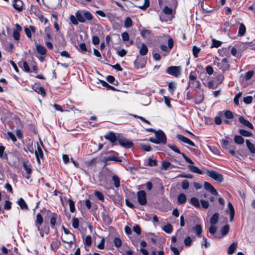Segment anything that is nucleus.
<instances>
[{
	"label": "nucleus",
	"instance_id": "43",
	"mask_svg": "<svg viewBox=\"0 0 255 255\" xmlns=\"http://www.w3.org/2000/svg\"><path fill=\"white\" fill-rule=\"evenodd\" d=\"M229 229H230V227H229V225H225V226H224L221 229V234H222V236H224L228 234V233L229 232Z\"/></svg>",
	"mask_w": 255,
	"mask_h": 255
},
{
	"label": "nucleus",
	"instance_id": "15",
	"mask_svg": "<svg viewBox=\"0 0 255 255\" xmlns=\"http://www.w3.org/2000/svg\"><path fill=\"white\" fill-rule=\"evenodd\" d=\"M12 5L13 7L18 11H21L23 9V2L21 0H14Z\"/></svg>",
	"mask_w": 255,
	"mask_h": 255
},
{
	"label": "nucleus",
	"instance_id": "49",
	"mask_svg": "<svg viewBox=\"0 0 255 255\" xmlns=\"http://www.w3.org/2000/svg\"><path fill=\"white\" fill-rule=\"evenodd\" d=\"M100 82L102 86L107 87L108 89H111L112 90H115V88L112 86L109 85L106 82L103 80H100Z\"/></svg>",
	"mask_w": 255,
	"mask_h": 255
},
{
	"label": "nucleus",
	"instance_id": "56",
	"mask_svg": "<svg viewBox=\"0 0 255 255\" xmlns=\"http://www.w3.org/2000/svg\"><path fill=\"white\" fill-rule=\"evenodd\" d=\"M114 243L115 246L117 248L120 247L122 245V241L120 238H115Z\"/></svg>",
	"mask_w": 255,
	"mask_h": 255
},
{
	"label": "nucleus",
	"instance_id": "12",
	"mask_svg": "<svg viewBox=\"0 0 255 255\" xmlns=\"http://www.w3.org/2000/svg\"><path fill=\"white\" fill-rule=\"evenodd\" d=\"M16 29L13 31L12 36L15 40H19L20 38V32L22 30L21 27L18 24H15Z\"/></svg>",
	"mask_w": 255,
	"mask_h": 255
},
{
	"label": "nucleus",
	"instance_id": "27",
	"mask_svg": "<svg viewBox=\"0 0 255 255\" xmlns=\"http://www.w3.org/2000/svg\"><path fill=\"white\" fill-rule=\"evenodd\" d=\"M58 215L56 213H53L51 215L50 219V226L52 229L55 228L56 225V221L57 219Z\"/></svg>",
	"mask_w": 255,
	"mask_h": 255
},
{
	"label": "nucleus",
	"instance_id": "52",
	"mask_svg": "<svg viewBox=\"0 0 255 255\" xmlns=\"http://www.w3.org/2000/svg\"><path fill=\"white\" fill-rule=\"evenodd\" d=\"M141 148L146 151H150L151 150V147L148 144H140Z\"/></svg>",
	"mask_w": 255,
	"mask_h": 255
},
{
	"label": "nucleus",
	"instance_id": "29",
	"mask_svg": "<svg viewBox=\"0 0 255 255\" xmlns=\"http://www.w3.org/2000/svg\"><path fill=\"white\" fill-rule=\"evenodd\" d=\"M219 217V214L218 213H214L210 219V223L213 225L216 224L218 221Z\"/></svg>",
	"mask_w": 255,
	"mask_h": 255
},
{
	"label": "nucleus",
	"instance_id": "48",
	"mask_svg": "<svg viewBox=\"0 0 255 255\" xmlns=\"http://www.w3.org/2000/svg\"><path fill=\"white\" fill-rule=\"evenodd\" d=\"M254 73V72L253 70H251L247 72L245 76V78L246 80L248 81L250 80L252 78V76H253Z\"/></svg>",
	"mask_w": 255,
	"mask_h": 255
},
{
	"label": "nucleus",
	"instance_id": "53",
	"mask_svg": "<svg viewBox=\"0 0 255 255\" xmlns=\"http://www.w3.org/2000/svg\"><path fill=\"white\" fill-rule=\"evenodd\" d=\"M192 85L196 88H199L200 86V84L198 81H189V86Z\"/></svg>",
	"mask_w": 255,
	"mask_h": 255
},
{
	"label": "nucleus",
	"instance_id": "40",
	"mask_svg": "<svg viewBox=\"0 0 255 255\" xmlns=\"http://www.w3.org/2000/svg\"><path fill=\"white\" fill-rule=\"evenodd\" d=\"M132 25V21L131 19L129 17H127L125 21L124 26L126 28H128L131 27Z\"/></svg>",
	"mask_w": 255,
	"mask_h": 255
},
{
	"label": "nucleus",
	"instance_id": "23",
	"mask_svg": "<svg viewBox=\"0 0 255 255\" xmlns=\"http://www.w3.org/2000/svg\"><path fill=\"white\" fill-rule=\"evenodd\" d=\"M186 195L183 193H181L177 197L178 203L180 205L184 204L186 203Z\"/></svg>",
	"mask_w": 255,
	"mask_h": 255
},
{
	"label": "nucleus",
	"instance_id": "47",
	"mask_svg": "<svg viewBox=\"0 0 255 255\" xmlns=\"http://www.w3.org/2000/svg\"><path fill=\"white\" fill-rule=\"evenodd\" d=\"M94 194L99 200L101 201H104V197L102 193H101L99 191H96L95 192Z\"/></svg>",
	"mask_w": 255,
	"mask_h": 255
},
{
	"label": "nucleus",
	"instance_id": "60",
	"mask_svg": "<svg viewBox=\"0 0 255 255\" xmlns=\"http://www.w3.org/2000/svg\"><path fill=\"white\" fill-rule=\"evenodd\" d=\"M182 188L185 190L187 189L189 186V183L188 180H184L182 182Z\"/></svg>",
	"mask_w": 255,
	"mask_h": 255
},
{
	"label": "nucleus",
	"instance_id": "5",
	"mask_svg": "<svg viewBox=\"0 0 255 255\" xmlns=\"http://www.w3.org/2000/svg\"><path fill=\"white\" fill-rule=\"evenodd\" d=\"M207 175L218 182L223 181L224 178L222 174L214 170H208Z\"/></svg>",
	"mask_w": 255,
	"mask_h": 255
},
{
	"label": "nucleus",
	"instance_id": "46",
	"mask_svg": "<svg viewBox=\"0 0 255 255\" xmlns=\"http://www.w3.org/2000/svg\"><path fill=\"white\" fill-rule=\"evenodd\" d=\"M242 95V93L239 92L235 97V98L234 99V102L236 106H238L239 105V99L241 97Z\"/></svg>",
	"mask_w": 255,
	"mask_h": 255
},
{
	"label": "nucleus",
	"instance_id": "9",
	"mask_svg": "<svg viewBox=\"0 0 255 255\" xmlns=\"http://www.w3.org/2000/svg\"><path fill=\"white\" fill-rule=\"evenodd\" d=\"M156 138L163 144H166L167 139L165 133L161 130H159L155 132V134Z\"/></svg>",
	"mask_w": 255,
	"mask_h": 255
},
{
	"label": "nucleus",
	"instance_id": "7",
	"mask_svg": "<svg viewBox=\"0 0 255 255\" xmlns=\"http://www.w3.org/2000/svg\"><path fill=\"white\" fill-rule=\"evenodd\" d=\"M181 69L177 66H170L166 69V72L172 76L177 77L180 74Z\"/></svg>",
	"mask_w": 255,
	"mask_h": 255
},
{
	"label": "nucleus",
	"instance_id": "58",
	"mask_svg": "<svg viewBox=\"0 0 255 255\" xmlns=\"http://www.w3.org/2000/svg\"><path fill=\"white\" fill-rule=\"evenodd\" d=\"M72 226L75 229H77L79 227V220L77 218H74L72 219Z\"/></svg>",
	"mask_w": 255,
	"mask_h": 255
},
{
	"label": "nucleus",
	"instance_id": "38",
	"mask_svg": "<svg viewBox=\"0 0 255 255\" xmlns=\"http://www.w3.org/2000/svg\"><path fill=\"white\" fill-rule=\"evenodd\" d=\"M23 168H24L25 171H26V173L27 174V175H25V177L27 179H29V175L31 173V168L28 166H27L26 165V164L25 163H23Z\"/></svg>",
	"mask_w": 255,
	"mask_h": 255
},
{
	"label": "nucleus",
	"instance_id": "35",
	"mask_svg": "<svg viewBox=\"0 0 255 255\" xmlns=\"http://www.w3.org/2000/svg\"><path fill=\"white\" fill-rule=\"evenodd\" d=\"M246 31V28L243 23L240 24V27L238 31V34L241 36H243Z\"/></svg>",
	"mask_w": 255,
	"mask_h": 255
},
{
	"label": "nucleus",
	"instance_id": "32",
	"mask_svg": "<svg viewBox=\"0 0 255 255\" xmlns=\"http://www.w3.org/2000/svg\"><path fill=\"white\" fill-rule=\"evenodd\" d=\"M234 141L236 144H242L244 142V139L241 135H235L234 136Z\"/></svg>",
	"mask_w": 255,
	"mask_h": 255
},
{
	"label": "nucleus",
	"instance_id": "10",
	"mask_svg": "<svg viewBox=\"0 0 255 255\" xmlns=\"http://www.w3.org/2000/svg\"><path fill=\"white\" fill-rule=\"evenodd\" d=\"M105 138L110 141L113 144H117L119 141V135L117 136L114 133L110 132L104 136Z\"/></svg>",
	"mask_w": 255,
	"mask_h": 255
},
{
	"label": "nucleus",
	"instance_id": "24",
	"mask_svg": "<svg viewBox=\"0 0 255 255\" xmlns=\"http://www.w3.org/2000/svg\"><path fill=\"white\" fill-rule=\"evenodd\" d=\"M18 65L25 72H30V68L26 61H20L18 63Z\"/></svg>",
	"mask_w": 255,
	"mask_h": 255
},
{
	"label": "nucleus",
	"instance_id": "39",
	"mask_svg": "<svg viewBox=\"0 0 255 255\" xmlns=\"http://www.w3.org/2000/svg\"><path fill=\"white\" fill-rule=\"evenodd\" d=\"M33 89L38 94H41L42 95H44L45 94V90L42 87L36 86L34 87Z\"/></svg>",
	"mask_w": 255,
	"mask_h": 255
},
{
	"label": "nucleus",
	"instance_id": "57",
	"mask_svg": "<svg viewBox=\"0 0 255 255\" xmlns=\"http://www.w3.org/2000/svg\"><path fill=\"white\" fill-rule=\"evenodd\" d=\"M70 20L71 22L74 25H77L78 24V21L76 16H75L73 15H71L70 16Z\"/></svg>",
	"mask_w": 255,
	"mask_h": 255
},
{
	"label": "nucleus",
	"instance_id": "28",
	"mask_svg": "<svg viewBox=\"0 0 255 255\" xmlns=\"http://www.w3.org/2000/svg\"><path fill=\"white\" fill-rule=\"evenodd\" d=\"M188 167L189 168L190 171L192 172L198 173L199 174H202L203 171H201L199 168H198L197 167L192 165H188Z\"/></svg>",
	"mask_w": 255,
	"mask_h": 255
},
{
	"label": "nucleus",
	"instance_id": "33",
	"mask_svg": "<svg viewBox=\"0 0 255 255\" xmlns=\"http://www.w3.org/2000/svg\"><path fill=\"white\" fill-rule=\"evenodd\" d=\"M237 248V243H233L230 246L228 250V254L229 255H232L236 250Z\"/></svg>",
	"mask_w": 255,
	"mask_h": 255
},
{
	"label": "nucleus",
	"instance_id": "44",
	"mask_svg": "<svg viewBox=\"0 0 255 255\" xmlns=\"http://www.w3.org/2000/svg\"><path fill=\"white\" fill-rule=\"evenodd\" d=\"M163 230L167 233H170L172 232L173 228L170 224H168L163 227Z\"/></svg>",
	"mask_w": 255,
	"mask_h": 255
},
{
	"label": "nucleus",
	"instance_id": "25",
	"mask_svg": "<svg viewBox=\"0 0 255 255\" xmlns=\"http://www.w3.org/2000/svg\"><path fill=\"white\" fill-rule=\"evenodd\" d=\"M193 230L195 232L197 237H201L202 232V228L201 225H196L195 227H193Z\"/></svg>",
	"mask_w": 255,
	"mask_h": 255
},
{
	"label": "nucleus",
	"instance_id": "59",
	"mask_svg": "<svg viewBox=\"0 0 255 255\" xmlns=\"http://www.w3.org/2000/svg\"><path fill=\"white\" fill-rule=\"evenodd\" d=\"M122 37L124 41H128L129 39V36L127 32H124L122 34Z\"/></svg>",
	"mask_w": 255,
	"mask_h": 255
},
{
	"label": "nucleus",
	"instance_id": "61",
	"mask_svg": "<svg viewBox=\"0 0 255 255\" xmlns=\"http://www.w3.org/2000/svg\"><path fill=\"white\" fill-rule=\"evenodd\" d=\"M231 54L233 56H236L237 57H238V58L240 57V56H241V55L240 54V53L237 52V50L235 47H233L232 48Z\"/></svg>",
	"mask_w": 255,
	"mask_h": 255
},
{
	"label": "nucleus",
	"instance_id": "11",
	"mask_svg": "<svg viewBox=\"0 0 255 255\" xmlns=\"http://www.w3.org/2000/svg\"><path fill=\"white\" fill-rule=\"evenodd\" d=\"M204 188L210 191L213 195L218 196V193L214 187L209 182H205L204 184Z\"/></svg>",
	"mask_w": 255,
	"mask_h": 255
},
{
	"label": "nucleus",
	"instance_id": "6",
	"mask_svg": "<svg viewBox=\"0 0 255 255\" xmlns=\"http://www.w3.org/2000/svg\"><path fill=\"white\" fill-rule=\"evenodd\" d=\"M137 201L140 205H144L147 203L146 193L143 190H140L137 192Z\"/></svg>",
	"mask_w": 255,
	"mask_h": 255
},
{
	"label": "nucleus",
	"instance_id": "3",
	"mask_svg": "<svg viewBox=\"0 0 255 255\" xmlns=\"http://www.w3.org/2000/svg\"><path fill=\"white\" fill-rule=\"evenodd\" d=\"M214 64H216L219 69L221 70L223 72L229 70L230 67V65L227 58H224L221 62L217 63L214 61Z\"/></svg>",
	"mask_w": 255,
	"mask_h": 255
},
{
	"label": "nucleus",
	"instance_id": "54",
	"mask_svg": "<svg viewBox=\"0 0 255 255\" xmlns=\"http://www.w3.org/2000/svg\"><path fill=\"white\" fill-rule=\"evenodd\" d=\"M224 115L225 117L229 119H231L233 118V113L229 110L225 111L224 112Z\"/></svg>",
	"mask_w": 255,
	"mask_h": 255
},
{
	"label": "nucleus",
	"instance_id": "26",
	"mask_svg": "<svg viewBox=\"0 0 255 255\" xmlns=\"http://www.w3.org/2000/svg\"><path fill=\"white\" fill-rule=\"evenodd\" d=\"M18 204L20 206V208L22 210H27L28 209V206L25 202V201L22 198H20L18 201Z\"/></svg>",
	"mask_w": 255,
	"mask_h": 255
},
{
	"label": "nucleus",
	"instance_id": "51",
	"mask_svg": "<svg viewBox=\"0 0 255 255\" xmlns=\"http://www.w3.org/2000/svg\"><path fill=\"white\" fill-rule=\"evenodd\" d=\"M185 245L187 247H189L191 245L192 240L190 237H187L184 241Z\"/></svg>",
	"mask_w": 255,
	"mask_h": 255
},
{
	"label": "nucleus",
	"instance_id": "30",
	"mask_svg": "<svg viewBox=\"0 0 255 255\" xmlns=\"http://www.w3.org/2000/svg\"><path fill=\"white\" fill-rule=\"evenodd\" d=\"M60 245H61V243L58 240H54L52 242V243L51 244V248L53 250H57L58 248H59V247L60 246Z\"/></svg>",
	"mask_w": 255,
	"mask_h": 255
},
{
	"label": "nucleus",
	"instance_id": "4",
	"mask_svg": "<svg viewBox=\"0 0 255 255\" xmlns=\"http://www.w3.org/2000/svg\"><path fill=\"white\" fill-rule=\"evenodd\" d=\"M118 142L121 146L126 148H129L133 145V143L132 141L124 137L121 134H119Z\"/></svg>",
	"mask_w": 255,
	"mask_h": 255
},
{
	"label": "nucleus",
	"instance_id": "8",
	"mask_svg": "<svg viewBox=\"0 0 255 255\" xmlns=\"http://www.w3.org/2000/svg\"><path fill=\"white\" fill-rule=\"evenodd\" d=\"M168 146L172 150L179 154H181L185 160L189 164H193L194 162L193 161L190 159L188 157H187L184 153H181L180 150L175 145H170L168 144Z\"/></svg>",
	"mask_w": 255,
	"mask_h": 255
},
{
	"label": "nucleus",
	"instance_id": "42",
	"mask_svg": "<svg viewBox=\"0 0 255 255\" xmlns=\"http://www.w3.org/2000/svg\"><path fill=\"white\" fill-rule=\"evenodd\" d=\"M200 50L201 48L196 46H194L193 47V54L195 57L197 58L198 57V53L200 52Z\"/></svg>",
	"mask_w": 255,
	"mask_h": 255
},
{
	"label": "nucleus",
	"instance_id": "19",
	"mask_svg": "<svg viewBox=\"0 0 255 255\" xmlns=\"http://www.w3.org/2000/svg\"><path fill=\"white\" fill-rule=\"evenodd\" d=\"M43 220L42 215L38 213L36 215V219L35 220V224L38 230H40V226L42 225Z\"/></svg>",
	"mask_w": 255,
	"mask_h": 255
},
{
	"label": "nucleus",
	"instance_id": "14",
	"mask_svg": "<svg viewBox=\"0 0 255 255\" xmlns=\"http://www.w3.org/2000/svg\"><path fill=\"white\" fill-rule=\"evenodd\" d=\"M177 137L179 140L184 142V143L188 144L192 146H195V143L192 141L182 135L178 134L177 135Z\"/></svg>",
	"mask_w": 255,
	"mask_h": 255
},
{
	"label": "nucleus",
	"instance_id": "37",
	"mask_svg": "<svg viewBox=\"0 0 255 255\" xmlns=\"http://www.w3.org/2000/svg\"><path fill=\"white\" fill-rule=\"evenodd\" d=\"M112 180L114 183V185L115 187L119 188L120 186V178L116 175H114L112 176Z\"/></svg>",
	"mask_w": 255,
	"mask_h": 255
},
{
	"label": "nucleus",
	"instance_id": "2",
	"mask_svg": "<svg viewBox=\"0 0 255 255\" xmlns=\"http://www.w3.org/2000/svg\"><path fill=\"white\" fill-rule=\"evenodd\" d=\"M61 240L62 242L66 244L65 246V248L66 249H69L72 248V245L75 241V236L73 234L62 235Z\"/></svg>",
	"mask_w": 255,
	"mask_h": 255
},
{
	"label": "nucleus",
	"instance_id": "20",
	"mask_svg": "<svg viewBox=\"0 0 255 255\" xmlns=\"http://www.w3.org/2000/svg\"><path fill=\"white\" fill-rule=\"evenodd\" d=\"M36 48L37 52L41 55H46L47 50L43 46L40 44H36Z\"/></svg>",
	"mask_w": 255,
	"mask_h": 255
},
{
	"label": "nucleus",
	"instance_id": "36",
	"mask_svg": "<svg viewBox=\"0 0 255 255\" xmlns=\"http://www.w3.org/2000/svg\"><path fill=\"white\" fill-rule=\"evenodd\" d=\"M141 61V60H139L138 59H137L136 60H135L134 61V67L136 69H139V68H143V67H144V63L143 61H142V63H140Z\"/></svg>",
	"mask_w": 255,
	"mask_h": 255
},
{
	"label": "nucleus",
	"instance_id": "1",
	"mask_svg": "<svg viewBox=\"0 0 255 255\" xmlns=\"http://www.w3.org/2000/svg\"><path fill=\"white\" fill-rule=\"evenodd\" d=\"M75 16L77 18L78 21L82 23L85 22L86 19L90 20L93 18L92 14L88 11H84L83 13L80 11H77L75 13Z\"/></svg>",
	"mask_w": 255,
	"mask_h": 255
},
{
	"label": "nucleus",
	"instance_id": "21",
	"mask_svg": "<svg viewBox=\"0 0 255 255\" xmlns=\"http://www.w3.org/2000/svg\"><path fill=\"white\" fill-rule=\"evenodd\" d=\"M24 31L25 32V34L26 36L28 38L31 37V32H35V28L32 25H30L29 26V28L25 27H24Z\"/></svg>",
	"mask_w": 255,
	"mask_h": 255
},
{
	"label": "nucleus",
	"instance_id": "22",
	"mask_svg": "<svg viewBox=\"0 0 255 255\" xmlns=\"http://www.w3.org/2000/svg\"><path fill=\"white\" fill-rule=\"evenodd\" d=\"M246 143L250 151L253 154H255V145L248 139L246 140Z\"/></svg>",
	"mask_w": 255,
	"mask_h": 255
},
{
	"label": "nucleus",
	"instance_id": "34",
	"mask_svg": "<svg viewBox=\"0 0 255 255\" xmlns=\"http://www.w3.org/2000/svg\"><path fill=\"white\" fill-rule=\"evenodd\" d=\"M239 132L241 135V136L244 137H251L253 135L252 132L245 129H240L239 130Z\"/></svg>",
	"mask_w": 255,
	"mask_h": 255
},
{
	"label": "nucleus",
	"instance_id": "45",
	"mask_svg": "<svg viewBox=\"0 0 255 255\" xmlns=\"http://www.w3.org/2000/svg\"><path fill=\"white\" fill-rule=\"evenodd\" d=\"M150 34V31L148 30L143 29L140 30V34L143 38L148 37Z\"/></svg>",
	"mask_w": 255,
	"mask_h": 255
},
{
	"label": "nucleus",
	"instance_id": "50",
	"mask_svg": "<svg viewBox=\"0 0 255 255\" xmlns=\"http://www.w3.org/2000/svg\"><path fill=\"white\" fill-rule=\"evenodd\" d=\"M222 44V42L220 41L217 40L215 39H212V44L211 45V47H219Z\"/></svg>",
	"mask_w": 255,
	"mask_h": 255
},
{
	"label": "nucleus",
	"instance_id": "55",
	"mask_svg": "<svg viewBox=\"0 0 255 255\" xmlns=\"http://www.w3.org/2000/svg\"><path fill=\"white\" fill-rule=\"evenodd\" d=\"M107 80L110 83L114 84L115 85H117L116 83H115L116 82L115 77L111 75H109L107 77ZM117 83V81H116Z\"/></svg>",
	"mask_w": 255,
	"mask_h": 255
},
{
	"label": "nucleus",
	"instance_id": "31",
	"mask_svg": "<svg viewBox=\"0 0 255 255\" xmlns=\"http://www.w3.org/2000/svg\"><path fill=\"white\" fill-rule=\"evenodd\" d=\"M190 203L195 207L199 208L200 207V204L199 200L195 198L192 197L190 199Z\"/></svg>",
	"mask_w": 255,
	"mask_h": 255
},
{
	"label": "nucleus",
	"instance_id": "62",
	"mask_svg": "<svg viewBox=\"0 0 255 255\" xmlns=\"http://www.w3.org/2000/svg\"><path fill=\"white\" fill-rule=\"evenodd\" d=\"M253 101L252 96H249L246 97L244 98L243 101L247 104H249L252 103Z\"/></svg>",
	"mask_w": 255,
	"mask_h": 255
},
{
	"label": "nucleus",
	"instance_id": "17",
	"mask_svg": "<svg viewBox=\"0 0 255 255\" xmlns=\"http://www.w3.org/2000/svg\"><path fill=\"white\" fill-rule=\"evenodd\" d=\"M137 47L139 49V53L140 55H146L148 52V48L144 43H142L140 46L137 45Z\"/></svg>",
	"mask_w": 255,
	"mask_h": 255
},
{
	"label": "nucleus",
	"instance_id": "13",
	"mask_svg": "<svg viewBox=\"0 0 255 255\" xmlns=\"http://www.w3.org/2000/svg\"><path fill=\"white\" fill-rule=\"evenodd\" d=\"M103 161L105 162L106 164H107V162L109 161H114L116 162H120L122 161V160L120 159V157L117 155H111L106 157H104L103 158Z\"/></svg>",
	"mask_w": 255,
	"mask_h": 255
},
{
	"label": "nucleus",
	"instance_id": "18",
	"mask_svg": "<svg viewBox=\"0 0 255 255\" xmlns=\"http://www.w3.org/2000/svg\"><path fill=\"white\" fill-rule=\"evenodd\" d=\"M239 121L240 123L244 125L245 126L251 128L253 129L254 126L253 124L249 121L246 120L243 117L240 116L239 118Z\"/></svg>",
	"mask_w": 255,
	"mask_h": 255
},
{
	"label": "nucleus",
	"instance_id": "64",
	"mask_svg": "<svg viewBox=\"0 0 255 255\" xmlns=\"http://www.w3.org/2000/svg\"><path fill=\"white\" fill-rule=\"evenodd\" d=\"M170 249L174 255H180V252L177 248L174 247L171 245Z\"/></svg>",
	"mask_w": 255,
	"mask_h": 255
},
{
	"label": "nucleus",
	"instance_id": "16",
	"mask_svg": "<svg viewBox=\"0 0 255 255\" xmlns=\"http://www.w3.org/2000/svg\"><path fill=\"white\" fill-rule=\"evenodd\" d=\"M35 156L36 157V159H37L38 163L40 164V158H42L43 154V151H42L41 147H40V146L39 145V144L38 143H37V149L35 150Z\"/></svg>",
	"mask_w": 255,
	"mask_h": 255
},
{
	"label": "nucleus",
	"instance_id": "41",
	"mask_svg": "<svg viewBox=\"0 0 255 255\" xmlns=\"http://www.w3.org/2000/svg\"><path fill=\"white\" fill-rule=\"evenodd\" d=\"M69 204L70 211L71 212L73 213L75 211V202L71 198L68 199Z\"/></svg>",
	"mask_w": 255,
	"mask_h": 255
},
{
	"label": "nucleus",
	"instance_id": "63",
	"mask_svg": "<svg viewBox=\"0 0 255 255\" xmlns=\"http://www.w3.org/2000/svg\"><path fill=\"white\" fill-rule=\"evenodd\" d=\"M92 244V239L90 236H88L85 238V244L88 246H90Z\"/></svg>",
	"mask_w": 255,
	"mask_h": 255
}]
</instances>
